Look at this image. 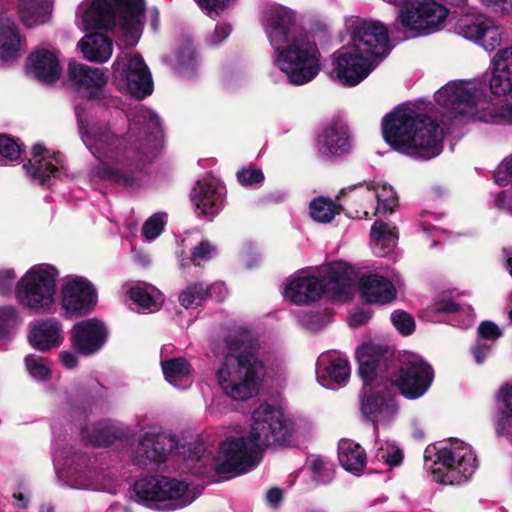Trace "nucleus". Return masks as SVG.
Wrapping results in <instances>:
<instances>
[{
	"label": "nucleus",
	"mask_w": 512,
	"mask_h": 512,
	"mask_svg": "<svg viewBox=\"0 0 512 512\" xmlns=\"http://www.w3.org/2000/svg\"><path fill=\"white\" fill-rule=\"evenodd\" d=\"M80 131L85 146L99 160L90 171L91 181H105L128 191L143 186L146 168L163 145L159 116L141 104L129 114L124 136L102 125H81Z\"/></svg>",
	"instance_id": "obj_1"
},
{
	"label": "nucleus",
	"mask_w": 512,
	"mask_h": 512,
	"mask_svg": "<svg viewBox=\"0 0 512 512\" xmlns=\"http://www.w3.org/2000/svg\"><path fill=\"white\" fill-rule=\"evenodd\" d=\"M489 89L502 97L500 105L488 102L486 82L481 79L453 80L435 93V101L453 120H477L512 124V46L499 49L491 60Z\"/></svg>",
	"instance_id": "obj_2"
},
{
	"label": "nucleus",
	"mask_w": 512,
	"mask_h": 512,
	"mask_svg": "<svg viewBox=\"0 0 512 512\" xmlns=\"http://www.w3.org/2000/svg\"><path fill=\"white\" fill-rule=\"evenodd\" d=\"M260 24L272 49L271 61L287 76L290 84L301 86L320 72L322 55L315 36L293 9L267 4L261 11Z\"/></svg>",
	"instance_id": "obj_3"
},
{
	"label": "nucleus",
	"mask_w": 512,
	"mask_h": 512,
	"mask_svg": "<svg viewBox=\"0 0 512 512\" xmlns=\"http://www.w3.org/2000/svg\"><path fill=\"white\" fill-rule=\"evenodd\" d=\"M253 331L238 327L212 346L218 360L215 379L229 398L245 401L257 394L266 375V365L256 347Z\"/></svg>",
	"instance_id": "obj_4"
},
{
	"label": "nucleus",
	"mask_w": 512,
	"mask_h": 512,
	"mask_svg": "<svg viewBox=\"0 0 512 512\" xmlns=\"http://www.w3.org/2000/svg\"><path fill=\"white\" fill-rule=\"evenodd\" d=\"M292 422L281 409L268 403L260 404L252 413V425L247 437H228L219 447L218 473H247L256 467L264 447L286 445L292 436Z\"/></svg>",
	"instance_id": "obj_5"
},
{
	"label": "nucleus",
	"mask_w": 512,
	"mask_h": 512,
	"mask_svg": "<svg viewBox=\"0 0 512 512\" xmlns=\"http://www.w3.org/2000/svg\"><path fill=\"white\" fill-rule=\"evenodd\" d=\"M350 41L332 55V73L344 86L361 83L389 52L388 31L378 21L354 19L347 23Z\"/></svg>",
	"instance_id": "obj_6"
},
{
	"label": "nucleus",
	"mask_w": 512,
	"mask_h": 512,
	"mask_svg": "<svg viewBox=\"0 0 512 512\" xmlns=\"http://www.w3.org/2000/svg\"><path fill=\"white\" fill-rule=\"evenodd\" d=\"M423 102L396 107L382 119L384 140L393 150L416 160H430L443 149V131L426 115Z\"/></svg>",
	"instance_id": "obj_7"
},
{
	"label": "nucleus",
	"mask_w": 512,
	"mask_h": 512,
	"mask_svg": "<svg viewBox=\"0 0 512 512\" xmlns=\"http://www.w3.org/2000/svg\"><path fill=\"white\" fill-rule=\"evenodd\" d=\"M383 347L365 343L356 350L359 375L363 381L361 413L376 428L392 423L398 414L396 392L378 370L383 360Z\"/></svg>",
	"instance_id": "obj_8"
},
{
	"label": "nucleus",
	"mask_w": 512,
	"mask_h": 512,
	"mask_svg": "<svg viewBox=\"0 0 512 512\" xmlns=\"http://www.w3.org/2000/svg\"><path fill=\"white\" fill-rule=\"evenodd\" d=\"M144 11V0H84L77 9V25L110 30L133 47L142 35Z\"/></svg>",
	"instance_id": "obj_9"
},
{
	"label": "nucleus",
	"mask_w": 512,
	"mask_h": 512,
	"mask_svg": "<svg viewBox=\"0 0 512 512\" xmlns=\"http://www.w3.org/2000/svg\"><path fill=\"white\" fill-rule=\"evenodd\" d=\"M353 269L345 262L297 271L288 280L284 297L295 304H309L323 294L333 300H346L353 288Z\"/></svg>",
	"instance_id": "obj_10"
},
{
	"label": "nucleus",
	"mask_w": 512,
	"mask_h": 512,
	"mask_svg": "<svg viewBox=\"0 0 512 512\" xmlns=\"http://www.w3.org/2000/svg\"><path fill=\"white\" fill-rule=\"evenodd\" d=\"M53 433V464L59 480L74 489L111 492V478L97 469L87 452L75 448L62 435L56 422L51 425Z\"/></svg>",
	"instance_id": "obj_11"
},
{
	"label": "nucleus",
	"mask_w": 512,
	"mask_h": 512,
	"mask_svg": "<svg viewBox=\"0 0 512 512\" xmlns=\"http://www.w3.org/2000/svg\"><path fill=\"white\" fill-rule=\"evenodd\" d=\"M424 458L432 479L445 485L465 483L478 467L472 447L457 439L428 447Z\"/></svg>",
	"instance_id": "obj_12"
},
{
	"label": "nucleus",
	"mask_w": 512,
	"mask_h": 512,
	"mask_svg": "<svg viewBox=\"0 0 512 512\" xmlns=\"http://www.w3.org/2000/svg\"><path fill=\"white\" fill-rule=\"evenodd\" d=\"M203 487L166 476L144 477L137 480L133 493L137 503L158 511H173L194 502Z\"/></svg>",
	"instance_id": "obj_13"
},
{
	"label": "nucleus",
	"mask_w": 512,
	"mask_h": 512,
	"mask_svg": "<svg viewBox=\"0 0 512 512\" xmlns=\"http://www.w3.org/2000/svg\"><path fill=\"white\" fill-rule=\"evenodd\" d=\"M58 269L48 263L29 268L15 285L18 303L33 314H54L57 311Z\"/></svg>",
	"instance_id": "obj_14"
},
{
	"label": "nucleus",
	"mask_w": 512,
	"mask_h": 512,
	"mask_svg": "<svg viewBox=\"0 0 512 512\" xmlns=\"http://www.w3.org/2000/svg\"><path fill=\"white\" fill-rule=\"evenodd\" d=\"M382 347L384 349L383 364L378 372L384 375L388 383H393V390L396 392L398 388L405 398L411 400L423 396L434 379L432 367L420 355L408 353L403 356L400 367L396 369L387 361V348Z\"/></svg>",
	"instance_id": "obj_15"
},
{
	"label": "nucleus",
	"mask_w": 512,
	"mask_h": 512,
	"mask_svg": "<svg viewBox=\"0 0 512 512\" xmlns=\"http://www.w3.org/2000/svg\"><path fill=\"white\" fill-rule=\"evenodd\" d=\"M448 13L435 0H410L401 7L398 20L413 37L426 36L441 29Z\"/></svg>",
	"instance_id": "obj_16"
},
{
	"label": "nucleus",
	"mask_w": 512,
	"mask_h": 512,
	"mask_svg": "<svg viewBox=\"0 0 512 512\" xmlns=\"http://www.w3.org/2000/svg\"><path fill=\"white\" fill-rule=\"evenodd\" d=\"M113 79L117 88L142 99L153 91L151 73L142 56L136 52L120 55L113 64Z\"/></svg>",
	"instance_id": "obj_17"
},
{
	"label": "nucleus",
	"mask_w": 512,
	"mask_h": 512,
	"mask_svg": "<svg viewBox=\"0 0 512 512\" xmlns=\"http://www.w3.org/2000/svg\"><path fill=\"white\" fill-rule=\"evenodd\" d=\"M351 198L359 201L355 217L371 219L373 216L391 214L398 206V196L392 186L386 183H360L349 187Z\"/></svg>",
	"instance_id": "obj_18"
},
{
	"label": "nucleus",
	"mask_w": 512,
	"mask_h": 512,
	"mask_svg": "<svg viewBox=\"0 0 512 512\" xmlns=\"http://www.w3.org/2000/svg\"><path fill=\"white\" fill-rule=\"evenodd\" d=\"M178 447L175 435L159 432H145L132 448V462L143 469L155 468L164 463Z\"/></svg>",
	"instance_id": "obj_19"
},
{
	"label": "nucleus",
	"mask_w": 512,
	"mask_h": 512,
	"mask_svg": "<svg viewBox=\"0 0 512 512\" xmlns=\"http://www.w3.org/2000/svg\"><path fill=\"white\" fill-rule=\"evenodd\" d=\"M23 168L32 181L47 187L68 176L63 156L39 143L32 147V158Z\"/></svg>",
	"instance_id": "obj_20"
},
{
	"label": "nucleus",
	"mask_w": 512,
	"mask_h": 512,
	"mask_svg": "<svg viewBox=\"0 0 512 512\" xmlns=\"http://www.w3.org/2000/svg\"><path fill=\"white\" fill-rule=\"evenodd\" d=\"M61 307L67 316L89 313L97 302L93 284L80 275H67L62 279Z\"/></svg>",
	"instance_id": "obj_21"
},
{
	"label": "nucleus",
	"mask_w": 512,
	"mask_h": 512,
	"mask_svg": "<svg viewBox=\"0 0 512 512\" xmlns=\"http://www.w3.org/2000/svg\"><path fill=\"white\" fill-rule=\"evenodd\" d=\"M457 32L486 51H494L501 43L499 27L493 20L481 14L461 18L457 25Z\"/></svg>",
	"instance_id": "obj_22"
},
{
	"label": "nucleus",
	"mask_w": 512,
	"mask_h": 512,
	"mask_svg": "<svg viewBox=\"0 0 512 512\" xmlns=\"http://www.w3.org/2000/svg\"><path fill=\"white\" fill-rule=\"evenodd\" d=\"M315 149L324 160L348 154L351 151L348 126L338 120L322 126L316 134Z\"/></svg>",
	"instance_id": "obj_23"
},
{
	"label": "nucleus",
	"mask_w": 512,
	"mask_h": 512,
	"mask_svg": "<svg viewBox=\"0 0 512 512\" xmlns=\"http://www.w3.org/2000/svg\"><path fill=\"white\" fill-rule=\"evenodd\" d=\"M351 368L348 358L338 351L322 353L316 362V379L318 383L330 390H338L349 381Z\"/></svg>",
	"instance_id": "obj_24"
},
{
	"label": "nucleus",
	"mask_w": 512,
	"mask_h": 512,
	"mask_svg": "<svg viewBox=\"0 0 512 512\" xmlns=\"http://www.w3.org/2000/svg\"><path fill=\"white\" fill-rule=\"evenodd\" d=\"M226 189L215 178L198 180L191 190L190 198L198 216L212 218L224 207Z\"/></svg>",
	"instance_id": "obj_25"
},
{
	"label": "nucleus",
	"mask_w": 512,
	"mask_h": 512,
	"mask_svg": "<svg viewBox=\"0 0 512 512\" xmlns=\"http://www.w3.org/2000/svg\"><path fill=\"white\" fill-rule=\"evenodd\" d=\"M108 330L97 319H86L76 323L71 329V342L75 350L84 356H92L105 346Z\"/></svg>",
	"instance_id": "obj_26"
},
{
	"label": "nucleus",
	"mask_w": 512,
	"mask_h": 512,
	"mask_svg": "<svg viewBox=\"0 0 512 512\" xmlns=\"http://www.w3.org/2000/svg\"><path fill=\"white\" fill-rule=\"evenodd\" d=\"M13 0H0V65L20 57L25 39L16 23L4 14L12 7Z\"/></svg>",
	"instance_id": "obj_27"
},
{
	"label": "nucleus",
	"mask_w": 512,
	"mask_h": 512,
	"mask_svg": "<svg viewBox=\"0 0 512 512\" xmlns=\"http://www.w3.org/2000/svg\"><path fill=\"white\" fill-rule=\"evenodd\" d=\"M61 72L59 53L55 49L41 47L32 51L27 58L26 73L41 83L57 82Z\"/></svg>",
	"instance_id": "obj_28"
},
{
	"label": "nucleus",
	"mask_w": 512,
	"mask_h": 512,
	"mask_svg": "<svg viewBox=\"0 0 512 512\" xmlns=\"http://www.w3.org/2000/svg\"><path fill=\"white\" fill-rule=\"evenodd\" d=\"M82 438L93 447H108L116 441L128 440L134 430L127 424L115 420H101L91 427L82 428Z\"/></svg>",
	"instance_id": "obj_29"
},
{
	"label": "nucleus",
	"mask_w": 512,
	"mask_h": 512,
	"mask_svg": "<svg viewBox=\"0 0 512 512\" xmlns=\"http://www.w3.org/2000/svg\"><path fill=\"white\" fill-rule=\"evenodd\" d=\"M68 78L79 93L89 98L98 97L107 81L105 73L100 68L77 62L69 63Z\"/></svg>",
	"instance_id": "obj_30"
},
{
	"label": "nucleus",
	"mask_w": 512,
	"mask_h": 512,
	"mask_svg": "<svg viewBox=\"0 0 512 512\" xmlns=\"http://www.w3.org/2000/svg\"><path fill=\"white\" fill-rule=\"evenodd\" d=\"M28 341L42 352L59 347L63 341L62 325L55 318H46L30 323Z\"/></svg>",
	"instance_id": "obj_31"
},
{
	"label": "nucleus",
	"mask_w": 512,
	"mask_h": 512,
	"mask_svg": "<svg viewBox=\"0 0 512 512\" xmlns=\"http://www.w3.org/2000/svg\"><path fill=\"white\" fill-rule=\"evenodd\" d=\"M359 292L366 302L378 304L389 303L397 296L394 283L379 274L362 276L359 280Z\"/></svg>",
	"instance_id": "obj_32"
},
{
	"label": "nucleus",
	"mask_w": 512,
	"mask_h": 512,
	"mask_svg": "<svg viewBox=\"0 0 512 512\" xmlns=\"http://www.w3.org/2000/svg\"><path fill=\"white\" fill-rule=\"evenodd\" d=\"M434 309L437 312L450 315L449 323L455 327L467 329L475 321L472 307L464 303L460 295L443 294L435 302Z\"/></svg>",
	"instance_id": "obj_33"
},
{
	"label": "nucleus",
	"mask_w": 512,
	"mask_h": 512,
	"mask_svg": "<svg viewBox=\"0 0 512 512\" xmlns=\"http://www.w3.org/2000/svg\"><path fill=\"white\" fill-rule=\"evenodd\" d=\"M52 7L53 0H17L18 16L27 28L46 23Z\"/></svg>",
	"instance_id": "obj_34"
},
{
	"label": "nucleus",
	"mask_w": 512,
	"mask_h": 512,
	"mask_svg": "<svg viewBox=\"0 0 512 512\" xmlns=\"http://www.w3.org/2000/svg\"><path fill=\"white\" fill-rule=\"evenodd\" d=\"M161 368L166 381L175 388L186 390L192 385V368L186 358L161 359Z\"/></svg>",
	"instance_id": "obj_35"
},
{
	"label": "nucleus",
	"mask_w": 512,
	"mask_h": 512,
	"mask_svg": "<svg viewBox=\"0 0 512 512\" xmlns=\"http://www.w3.org/2000/svg\"><path fill=\"white\" fill-rule=\"evenodd\" d=\"M78 46L84 57L91 62H106L113 52L111 39L101 33L86 35L79 41Z\"/></svg>",
	"instance_id": "obj_36"
},
{
	"label": "nucleus",
	"mask_w": 512,
	"mask_h": 512,
	"mask_svg": "<svg viewBox=\"0 0 512 512\" xmlns=\"http://www.w3.org/2000/svg\"><path fill=\"white\" fill-rule=\"evenodd\" d=\"M130 299L138 312L152 313L160 309L164 296L156 287L147 283H138L129 289Z\"/></svg>",
	"instance_id": "obj_37"
},
{
	"label": "nucleus",
	"mask_w": 512,
	"mask_h": 512,
	"mask_svg": "<svg viewBox=\"0 0 512 512\" xmlns=\"http://www.w3.org/2000/svg\"><path fill=\"white\" fill-rule=\"evenodd\" d=\"M370 237L374 254L385 257L396 247L398 232L394 225L377 220L371 228Z\"/></svg>",
	"instance_id": "obj_38"
},
{
	"label": "nucleus",
	"mask_w": 512,
	"mask_h": 512,
	"mask_svg": "<svg viewBox=\"0 0 512 512\" xmlns=\"http://www.w3.org/2000/svg\"><path fill=\"white\" fill-rule=\"evenodd\" d=\"M338 460L346 471L360 475L366 465V453L358 443L342 439L338 443Z\"/></svg>",
	"instance_id": "obj_39"
},
{
	"label": "nucleus",
	"mask_w": 512,
	"mask_h": 512,
	"mask_svg": "<svg viewBox=\"0 0 512 512\" xmlns=\"http://www.w3.org/2000/svg\"><path fill=\"white\" fill-rule=\"evenodd\" d=\"M494 179L499 186H506L512 182V154L501 162ZM494 204L498 209L512 215V187L497 194Z\"/></svg>",
	"instance_id": "obj_40"
},
{
	"label": "nucleus",
	"mask_w": 512,
	"mask_h": 512,
	"mask_svg": "<svg viewBox=\"0 0 512 512\" xmlns=\"http://www.w3.org/2000/svg\"><path fill=\"white\" fill-rule=\"evenodd\" d=\"M498 401L503 406L495 417V430L498 436L512 435V386L502 387L498 393Z\"/></svg>",
	"instance_id": "obj_41"
},
{
	"label": "nucleus",
	"mask_w": 512,
	"mask_h": 512,
	"mask_svg": "<svg viewBox=\"0 0 512 512\" xmlns=\"http://www.w3.org/2000/svg\"><path fill=\"white\" fill-rule=\"evenodd\" d=\"M341 206L329 197L314 198L309 205L311 218L318 223H330L340 213Z\"/></svg>",
	"instance_id": "obj_42"
},
{
	"label": "nucleus",
	"mask_w": 512,
	"mask_h": 512,
	"mask_svg": "<svg viewBox=\"0 0 512 512\" xmlns=\"http://www.w3.org/2000/svg\"><path fill=\"white\" fill-rule=\"evenodd\" d=\"M175 69L183 78L192 79L199 69V60L195 48L190 43L183 45L176 59Z\"/></svg>",
	"instance_id": "obj_43"
},
{
	"label": "nucleus",
	"mask_w": 512,
	"mask_h": 512,
	"mask_svg": "<svg viewBox=\"0 0 512 512\" xmlns=\"http://www.w3.org/2000/svg\"><path fill=\"white\" fill-rule=\"evenodd\" d=\"M313 478L320 484H329L334 478V464L327 458L313 455L308 459Z\"/></svg>",
	"instance_id": "obj_44"
},
{
	"label": "nucleus",
	"mask_w": 512,
	"mask_h": 512,
	"mask_svg": "<svg viewBox=\"0 0 512 512\" xmlns=\"http://www.w3.org/2000/svg\"><path fill=\"white\" fill-rule=\"evenodd\" d=\"M22 320L15 306L0 307V339L12 335Z\"/></svg>",
	"instance_id": "obj_45"
},
{
	"label": "nucleus",
	"mask_w": 512,
	"mask_h": 512,
	"mask_svg": "<svg viewBox=\"0 0 512 512\" xmlns=\"http://www.w3.org/2000/svg\"><path fill=\"white\" fill-rule=\"evenodd\" d=\"M216 253V248L207 240H202L193 247L189 258H183V252L179 255L180 267L184 268L191 262L194 265H200L202 262L209 261Z\"/></svg>",
	"instance_id": "obj_46"
},
{
	"label": "nucleus",
	"mask_w": 512,
	"mask_h": 512,
	"mask_svg": "<svg viewBox=\"0 0 512 512\" xmlns=\"http://www.w3.org/2000/svg\"><path fill=\"white\" fill-rule=\"evenodd\" d=\"M25 366L29 375L36 381H47L51 375V369L47 360L41 356L29 354L25 357Z\"/></svg>",
	"instance_id": "obj_47"
},
{
	"label": "nucleus",
	"mask_w": 512,
	"mask_h": 512,
	"mask_svg": "<svg viewBox=\"0 0 512 512\" xmlns=\"http://www.w3.org/2000/svg\"><path fill=\"white\" fill-rule=\"evenodd\" d=\"M376 451V458L378 461L385 463L389 467H395L402 463L403 452L393 442L385 441L379 442Z\"/></svg>",
	"instance_id": "obj_48"
},
{
	"label": "nucleus",
	"mask_w": 512,
	"mask_h": 512,
	"mask_svg": "<svg viewBox=\"0 0 512 512\" xmlns=\"http://www.w3.org/2000/svg\"><path fill=\"white\" fill-rule=\"evenodd\" d=\"M206 299L205 286L202 283L188 285L178 297L179 303L184 308H195Z\"/></svg>",
	"instance_id": "obj_49"
},
{
	"label": "nucleus",
	"mask_w": 512,
	"mask_h": 512,
	"mask_svg": "<svg viewBox=\"0 0 512 512\" xmlns=\"http://www.w3.org/2000/svg\"><path fill=\"white\" fill-rule=\"evenodd\" d=\"M20 145L7 135H0V165H8L19 161Z\"/></svg>",
	"instance_id": "obj_50"
},
{
	"label": "nucleus",
	"mask_w": 512,
	"mask_h": 512,
	"mask_svg": "<svg viewBox=\"0 0 512 512\" xmlns=\"http://www.w3.org/2000/svg\"><path fill=\"white\" fill-rule=\"evenodd\" d=\"M167 222L166 213L158 212L148 218L142 228V234L148 241L157 238L163 231Z\"/></svg>",
	"instance_id": "obj_51"
},
{
	"label": "nucleus",
	"mask_w": 512,
	"mask_h": 512,
	"mask_svg": "<svg viewBox=\"0 0 512 512\" xmlns=\"http://www.w3.org/2000/svg\"><path fill=\"white\" fill-rule=\"evenodd\" d=\"M391 321L402 335H410L415 329L413 317L405 311H394L391 314Z\"/></svg>",
	"instance_id": "obj_52"
},
{
	"label": "nucleus",
	"mask_w": 512,
	"mask_h": 512,
	"mask_svg": "<svg viewBox=\"0 0 512 512\" xmlns=\"http://www.w3.org/2000/svg\"><path fill=\"white\" fill-rule=\"evenodd\" d=\"M199 7L209 16L219 15L225 9L231 7L236 0H195Z\"/></svg>",
	"instance_id": "obj_53"
},
{
	"label": "nucleus",
	"mask_w": 512,
	"mask_h": 512,
	"mask_svg": "<svg viewBox=\"0 0 512 512\" xmlns=\"http://www.w3.org/2000/svg\"><path fill=\"white\" fill-rule=\"evenodd\" d=\"M502 332L500 328L492 321H483L478 327V339L482 341L492 342L495 344L496 340L501 337Z\"/></svg>",
	"instance_id": "obj_54"
},
{
	"label": "nucleus",
	"mask_w": 512,
	"mask_h": 512,
	"mask_svg": "<svg viewBox=\"0 0 512 512\" xmlns=\"http://www.w3.org/2000/svg\"><path fill=\"white\" fill-rule=\"evenodd\" d=\"M237 179L243 186H253L264 181V174L259 169H242L237 172Z\"/></svg>",
	"instance_id": "obj_55"
},
{
	"label": "nucleus",
	"mask_w": 512,
	"mask_h": 512,
	"mask_svg": "<svg viewBox=\"0 0 512 512\" xmlns=\"http://www.w3.org/2000/svg\"><path fill=\"white\" fill-rule=\"evenodd\" d=\"M495 344L492 342L477 340L475 345L471 348V353L477 364H483L486 359L491 355Z\"/></svg>",
	"instance_id": "obj_56"
},
{
	"label": "nucleus",
	"mask_w": 512,
	"mask_h": 512,
	"mask_svg": "<svg viewBox=\"0 0 512 512\" xmlns=\"http://www.w3.org/2000/svg\"><path fill=\"white\" fill-rule=\"evenodd\" d=\"M232 31V28L230 24L228 23H219L216 25L214 31L207 36L206 42L210 46H218L220 45L225 39L228 38Z\"/></svg>",
	"instance_id": "obj_57"
},
{
	"label": "nucleus",
	"mask_w": 512,
	"mask_h": 512,
	"mask_svg": "<svg viewBox=\"0 0 512 512\" xmlns=\"http://www.w3.org/2000/svg\"><path fill=\"white\" fill-rule=\"evenodd\" d=\"M16 274L11 268L0 269V295L6 296L12 292Z\"/></svg>",
	"instance_id": "obj_58"
},
{
	"label": "nucleus",
	"mask_w": 512,
	"mask_h": 512,
	"mask_svg": "<svg viewBox=\"0 0 512 512\" xmlns=\"http://www.w3.org/2000/svg\"><path fill=\"white\" fill-rule=\"evenodd\" d=\"M206 299L210 298L215 301H223L228 295V289L222 282H216L210 286H205Z\"/></svg>",
	"instance_id": "obj_59"
},
{
	"label": "nucleus",
	"mask_w": 512,
	"mask_h": 512,
	"mask_svg": "<svg viewBox=\"0 0 512 512\" xmlns=\"http://www.w3.org/2000/svg\"><path fill=\"white\" fill-rule=\"evenodd\" d=\"M189 451L188 461H196L204 465L207 464L209 458L205 455L206 449L202 443L195 442L190 444Z\"/></svg>",
	"instance_id": "obj_60"
},
{
	"label": "nucleus",
	"mask_w": 512,
	"mask_h": 512,
	"mask_svg": "<svg viewBox=\"0 0 512 512\" xmlns=\"http://www.w3.org/2000/svg\"><path fill=\"white\" fill-rule=\"evenodd\" d=\"M487 8L499 13H508L512 8V0H480Z\"/></svg>",
	"instance_id": "obj_61"
},
{
	"label": "nucleus",
	"mask_w": 512,
	"mask_h": 512,
	"mask_svg": "<svg viewBox=\"0 0 512 512\" xmlns=\"http://www.w3.org/2000/svg\"><path fill=\"white\" fill-rule=\"evenodd\" d=\"M370 317L371 315L368 311L358 310L350 315L348 322L351 327H359L366 324Z\"/></svg>",
	"instance_id": "obj_62"
},
{
	"label": "nucleus",
	"mask_w": 512,
	"mask_h": 512,
	"mask_svg": "<svg viewBox=\"0 0 512 512\" xmlns=\"http://www.w3.org/2000/svg\"><path fill=\"white\" fill-rule=\"evenodd\" d=\"M60 361L67 369H73L78 364V358L74 352L63 351L60 353Z\"/></svg>",
	"instance_id": "obj_63"
},
{
	"label": "nucleus",
	"mask_w": 512,
	"mask_h": 512,
	"mask_svg": "<svg viewBox=\"0 0 512 512\" xmlns=\"http://www.w3.org/2000/svg\"><path fill=\"white\" fill-rule=\"evenodd\" d=\"M267 501L272 506H277L282 499V492L278 488H272L267 492Z\"/></svg>",
	"instance_id": "obj_64"
}]
</instances>
